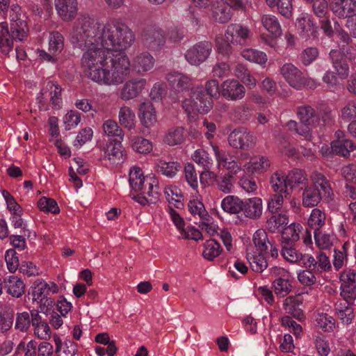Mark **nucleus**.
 Masks as SVG:
<instances>
[{"label":"nucleus","instance_id":"nucleus-1","mask_svg":"<svg viewBox=\"0 0 356 356\" xmlns=\"http://www.w3.org/2000/svg\"><path fill=\"white\" fill-rule=\"evenodd\" d=\"M134 40L133 32L126 24L116 19L102 23L88 15L79 17L70 33L74 47L84 51L81 65L90 80L115 50H125Z\"/></svg>","mask_w":356,"mask_h":356},{"label":"nucleus","instance_id":"nucleus-2","mask_svg":"<svg viewBox=\"0 0 356 356\" xmlns=\"http://www.w3.org/2000/svg\"><path fill=\"white\" fill-rule=\"evenodd\" d=\"M122 51L115 50L92 81L107 86L122 83L130 73L129 58Z\"/></svg>","mask_w":356,"mask_h":356},{"label":"nucleus","instance_id":"nucleus-3","mask_svg":"<svg viewBox=\"0 0 356 356\" xmlns=\"http://www.w3.org/2000/svg\"><path fill=\"white\" fill-rule=\"evenodd\" d=\"M129 184L138 194L134 199L140 204H155L159 199V187L154 176L145 177L139 167H133L129 172Z\"/></svg>","mask_w":356,"mask_h":356},{"label":"nucleus","instance_id":"nucleus-4","mask_svg":"<svg viewBox=\"0 0 356 356\" xmlns=\"http://www.w3.org/2000/svg\"><path fill=\"white\" fill-rule=\"evenodd\" d=\"M205 90L197 86L191 89V99H186L184 108L191 113L197 111L202 114L207 113L213 107L212 98L218 99L221 95L218 81L210 79L205 83Z\"/></svg>","mask_w":356,"mask_h":356},{"label":"nucleus","instance_id":"nucleus-5","mask_svg":"<svg viewBox=\"0 0 356 356\" xmlns=\"http://www.w3.org/2000/svg\"><path fill=\"white\" fill-rule=\"evenodd\" d=\"M58 291V287L54 282L47 283L41 280H37L33 286L31 296L33 301H37L40 305V312L46 313L49 307H51L54 301L48 298L50 293H56Z\"/></svg>","mask_w":356,"mask_h":356},{"label":"nucleus","instance_id":"nucleus-6","mask_svg":"<svg viewBox=\"0 0 356 356\" xmlns=\"http://www.w3.org/2000/svg\"><path fill=\"white\" fill-rule=\"evenodd\" d=\"M280 72L286 81L294 88L301 89L304 85H309L310 82H312L310 88L317 86L313 80L307 81L302 72L291 63L284 64L280 67Z\"/></svg>","mask_w":356,"mask_h":356},{"label":"nucleus","instance_id":"nucleus-7","mask_svg":"<svg viewBox=\"0 0 356 356\" xmlns=\"http://www.w3.org/2000/svg\"><path fill=\"white\" fill-rule=\"evenodd\" d=\"M164 31L159 27L149 28L142 35V42L148 50L153 52L160 51L165 44Z\"/></svg>","mask_w":356,"mask_h":356},{"label":"nucleus","instance_id":"nucleus-8","mask_svg":"<svg viewBox=\"0 0 356 356\" xmlns=\"http://www.w3.org/2000/svg\"><path fill=\"white\" fill-rule=\"evenodd\" d=\"M211 50V42L209 41H201L186 51L185 58L190 64L199 65L207 59Z\"/></svg>","mask_w":356,"mask_h":356},{"label":"nucleus","instance_id":"nucleus-9","mask_svg":"<svg viewBox=\"0 0 356 356\" xmlns=\"http://www.w3.org/2000/svg\"><path fill=\"white\" fill-rule=\"evenodd\" d=\"M257 138L243 129H234L228 136L229 145L237 149H249L254 146Z\"/></svg>","mask_w":356,"mask_h":356},{"label":"nucleus","instance_id":"nucleus-10","mask_svg":"<svg viewBox=\"0 0 356 356\" xmlns=\"http://www.w3.org/2000/svg\"><path fill=\"white\" fill-rule=\"evenodd\" d=\"M47 90H42L40 92L41 96L38 97V102L40 104L39 108L40 109H43L44 111L48 110V106L47 105V97L46 96L48 94V96L50 97V102L52 105V108L55 109H58L60 108V104L62 102L61 99V88L58 84L52 81H49L47 84Z\"/></svg>","mask_w":356,"mask_h":356},{"label":"nucleus","instance_id":"nucleus-11","mask_svg":"<svg viewBox=\"0 0 356 356\" xmlns=\"http://www.w3.org/2000/svg\"><path fill=\"white\" fill-rule=\"evenodd\" d=\"M221 95L227 100L237 101L245 97V88L238 80L227 79L221 84Z\"/></svg>","mask_w":356,"mask_h":356},{"label":"nucleus","instance_id":"nucleus-12","mask_svg":"<svg viewBox=\"0 0 356 356\" xmlns=\"http://www.w3.org/2000/svg\"><path fill=\"white\" fill-rule=\"evenodd\" d=\"M146 85L145 79H131L125 82L122 87L120 97L124 101L133 99L142 93Z\"/></svg>","mask_w":356,"mask_h":356},{"label":"nucleus","instance_id":"nucleus-13","mask_svg":"<svg viewBox=\"0 0 356 356\" xmlns=\"http://www.w3.org/2000/svg\"><path fill=\"white\" fill-rule=\"evenodd\" d=\"M55 8L58 17L64 22H71L78 12L77 0H55Z\"/></svg>","mask_w":356,"mask_h":356},{"label":"nucleus","instance_id":"nucleus-14","mask_svg":"<svg viewBox=\"0 0 356 356\" xmlns=\"http://www.w3.org/2000/svg\"><path fill=\"white\" fill-rule=\"evenodd\" d=\"M330 8L338 17L350 18L356 15V0H334Z\"/></svg>","mask_w":356,"mask_h":356},{"label":"nucleus","instance_id":"nucleus-15","mask_svg":"<svg viewBox=\"0 0 356 356\" xmlns=\"http://www.w3.org/2000/svg\"><path fill=\"white\" fill-rule=\"evenodd\" d=\"M296 26L300 36L302 38L307 40L317 37V27L307 14H302L297 19Z\"/></svg>","mask_w":356,"mask_h":356},{"label":"nucleus","instance_id":"nucleus-16","mask_svg":"<svg viewBox=\"0 0 356 356\" xmlns=\"http://www.w3.org/2000/svg\"><path fill=\"white\" fill-rule=\"evenodd\" d=\"M155 59L148 52L138 54L132 60L133 70L139 75H144L154 66Z\"/></svg>","mask_w":356,"mask_h":356},{"label":"nucleus","instance_id":"nucleus-17","mask_svg":"<svg viewBox=\"0 0 356 356\" xmlns=\"http://www.w3.org/2000/svg\"><path fill=\"white\" fill-rule=\"evenodd\" d=\"M250 30L240 24H232L229 25L225 33V37L233 45L242 44L250 36Z\"/></svg>","mask_w":356,"mask_h":356},{"label":"nucleus","instance_id":"nucleus-18","mask_svg":"<svg viewBox=\"0 0 356 356\" xmlns=\"http://www.w3.org/2000/svg\"><path fill=\"white\" fill-rule=\"evenodd\" d=\"M211 17L218 23H227L232 18V13L225 2L221 0H216L211 5Z\"/></svg>","mask_w":356,"mask_h":356},{"label":"nucleus","instance_id":"nucleus-19","mask_svg":"<svg viewBox=\"0 0 356 356\" xmlns=\"http://www.w3.org/2000/svg\"><path fill=\"white\" fill-rule=\"evenodd\" d=\"M330 60L336 74L341 79H346L349 74V65L347 60L342 57L340 51L331 50Z\"/></svg>","mask_w":356,"mask_h":356},{"label":"nucleus","instance_id":"nucleus-20","mask_svg":"<svg viewBox=\"0 0 356 356\" xmlns=\"http://www.w3.org/2000/svg\"><path fill=\"white\" fill-rule=\"evenodd\" d=\"M241 211L244 216L250 219H259L263 211L262 200L259 197H252L243 201Z\"/></svg>","mask_w":356,"mask_h":356},{"label":"nucleus","instance_id":"nucleus-21","mask_svg":"<svg viewBox=\"0 0 356 356\" xmlns=\"http://www.w3.org/2000/svg\"><path fill=\"white\" fill-rule=\"evenodd\" d=\"M166 79L169 84L177 92H183L188 90L192 86V80L187 75L174 72L166 75Z\"/></svg>","mask_w":356,"mask_h":356},{"label":"nucleus","instance_id":"nucleus-22","mask_svg":"<svg viewBox=\"0 0 356 356\" xmlns=\"http://www.w3.org/2000/svg\"><path fill=\"white\" fill-rule=\"evenodd\" d=\"M138 116L142 124L147 128L153 127L157 121L156 111L151 102L140 104Z\"/></svg>","mask_w":356,"mask_h":356},{"label":"nucleus","instance_id":"nucleus-23","mask_svg":"<svg viewBox=\"0 0 356 356\" xmlns=\"http://www.w3.org/2000/svg\"><path fill=\"white\" fill-rule=\"evenodd\" d=\"M270 185L275 193H284L285 198L290 197L291 192L286 183V176L282 172H275L271 175Z\"/></svg>","mask_w":356,"mask_h":356},{"label":"nucleus","instance_id":"nucleus-24","mask_svg":"<svg viewBox=\"0 0 356 356\" xmlns=\"http://www.w3.org/2000/svg\"><path fill=\"white\" fill-rule=\"evenodd\" d=\"M104 153L111 163L119 164L124 160L122 145L120 141L113 140L107 144Z\"/></svg>","mask_w":356,"mask_h":356},{"label":"nucleus","instance_id":"nucleus-25","mask_svg":"<svg viewBox=\"0 0 356 356\" xmlns=\"http://www.w3.org/2000/svg\"><path fill=\"white\" fill-rule=\"evenodd\" d=\"M311 177L314 182V185L311 186L316 187L319 189L324 199H332V196L333 195L332 189L326 177L318 172H313Z\"/></svg>","mask_w":356,"mask_h":356},{"label":"nucleus","instance_id":"nucleus-26","mask_svg":"<svg viewBox=\"0 0 356 356\" xmlns=\"http://www.w3.org/2000/svg\"><path fill=\"white\" fill-rule=\"evenodd\" d=\"M301 305V300L294 296H288L283 301V309L286 314L301 321L305 317L303 312L300 307Z\"/></svg>","mask_w":356,"mask_h":356},{"label":"nucleus","instance_id":"nucleus-27","mask_svg":"<svg viewBox=\"0 0 356 356\" xmlns=\"http://www.w3.org/2000/svg\"><path fill=\"white\" fill-rule=\"evenodd\" d=\"M324 198L321 192L316 187L307 186L302 195V205L305 207L316 206Z\"/></svg>","mask_w":356,"mask_h":356},{"label":"nucleus","instance_id":"nucleus-28","mask_svg":"<svg viewBox=\"0 0 356 356\" xmlns=\"http://www.w3.org/2000/svg\"><path fill=\"white\" fill-rule=\"evenodd\" d=\"M302 229L299 223H291L284 227L282 232V244L293 245L300 238V233Z\"/></svg>","mask_w":356,"mask_h":356},{"label":"nucleus","instance_id":"nucleus-29","mask_svg":"<svg viewBox=\"0 0 356 356\" xmlns=\"http://www.w3.org/2000/svg\"><path fill=\"white\" fill-rule=\"evenodd\" d=\"M7 292L15 298L21 297L25 293V284L23 280L17 276H10L5 279Z\"/></svg>","mask_w":356,"mask_h":356},{"label":"nucleus","instance_id":"nucleus-30","mask_svg":"<svg viewBox=\"0 0 356 356\" xmlns=\"http://www.w3.org/2000/svg\"><path fill=\"white\" fill-rule=\"evenodd\" d=\"M261 22L265 29L275 38L280 37L282 34L281 25L278 19L273 15H263Z\"/></svg>","mask_w":356,"mask_h":356},{"label":"nucleus","instance_id":"nucleus-31","mask_svg":"<svg viewBox=\"0 0 356 356\" xmlns=\"http://www.w3.org/2000/svg\"><path fill=\"white\" fill-rule=\"evenodd\" d=\"M331 148L336 154L347 158L350 156V152L356 148V146L349 139L334 140L331 143Z\"/></svg>","mask_w":356,"mask_h":356},{"label":"nucleus","instance_id":"nucleus-32","mask_svg":"<svg viewBox=\"0 0 356 356\" xmlns=\"http://www.w3.org/2000/svg\"><path fill=\"white\" fill-rule=\"evenodd\" d=\"M118 119L120 124L128 130L135 128L136 116L133 110L127 106H124L120 108Z\"/></svg>","mask_w":356,"mask_h":356},{"label":"nucleus","instance_id":"nucleus-33","mask_svg":"<svg viewBox=\"0 0 356 356\" xmlns=\"http://www.w3.org/2000/svg\"><path fill=\"white\" fill-rule=\"evenodd\" d=\"M246 258L248 260L252 270L257 273L263 272L268 267V262L265 254L247 252Z\"/></svg>","mask_w":356,"mask_h":356},{"label":"nucleus","instance_id":"nucleus-34","mask_svg":"<svg viewBox=\"0 0 356 356\" xmlns=\"http://www.w3.org/2000/svg\"><path fill=\"white\" fill-rule=\"evenodd\" d=\"M10 33L13 40L22 41L26 37L28 31L27 25L25 21L17 19L10 22Z\"/></svg>","mask_w":356,"mask_h":356},{"label":"nucleus","instance_id":"nucleus-35","mask_svg":"<svg viewBox=\"0 0 356 356\" xmlns=\"http://www.w3.org/2000/svg\"><path fill=\"white\" fill-rule=\"evenodd\" d=\"M297 115L302 125L313 126L316 122V111L309 105L299 106Z\"/></svg>","mask_w":356,"mask_h":356},{"label":"nucleus","instance_id":"nucleus-36","mask_svg":"<svg viewBox=\"0 0 356 356\" xmlns=\"http://www.w3.org/2000/svg\"><path fill=\"white\" fill-rule=\"evenodd\" d=\"M0 49L5 55H8L13 49V40L7 22L0 24Z\"/></svg>","mask_w":356,"mask_h":356},{"label":"nucleus","instance_id":"nucleus-37","mask_svg":"<svg viewBox=\"0 0 356 356\" xmlns=\"http://www.w3.org/2000/svg\"><path fill=\"white\" fill-rule=\"evenodd\" d=\"M243 200L238 197L228 195L221 202V207L225 212L231 214L238 213L242 210Z\"/></svg>","mask_w":356,"mask_h":356},{"label":"nucleus","instance_id":"nucleus-38","mask_svg":"<svg viewBox=\"0 0 356 356\" xmlns=\"http://www.w3.org/2000/svg\"><path fill=\"white\" fill-rule=\"evenodd\" d=\"M157 170L168 177H173L181 168V164L177 161H165L160 160L156 164Z\"/></svg>","mask_w":356,"mask_h":356},{"label":"nucleus","instance_id":"nucleus-39","mask_svg":"<svg viewBox=\"0 0 356 356\" xmlns=\"http://www.w3.org/2000/svg\"><path fill=\"white\" fill-rule=\"evenodd\" d=\"M222 249L220 243L216 239L207 240L204 245L202 256L204 259L212 261L218 257Z\"/></svg>","mask_w":356,"mask_h":356},{"label":"nucleus","instance_id":"nucleus-40","mask_svg":"<svg viewBox=\"0 0 356 356\" xmlns=\"http://www.w3.org/2000/svg\"><path fill=\"white\" fill-rule=\"evenodd\" d=\"M254 245L256 248L255 252L265 254L268 248V245L271 242L264 229H258L253 234L252 238Z\"/></svg>","mask_w":356,"mask_h":356},{"label":"nucleus","instance_id":"nucleus-41","mask_svg":"<svg viewBox=\"0 0 356 356\" xmlns=\"http://www.w3.org/2000/svg\"><path fill=\"white\" fill-rule=\"evenodd\" d=\"M325 219L326 215L323 211L317 208L314 209L308 219V225L314 232L319 231L325 225Z\"/></svg>","mask_w":356,"mask_h":356},{"label":"nucleus","instance_id":"nucleus-42","mask_svg":"<svg viewBox=\"0 0 356 356\" xmlns=\"http://www.w3.org/2000/svg\"><path fill=\"white\" fill-rule=\"evenodd\" d=\"M275 295L280 298L286 296L292 289V284L288 279L282 277L276 278L272 283Z\"/></svg>","mask_w":356,"mask_h":356},{"label":"nucleus","instance_id":"nucleus-43","mask_svg":"<svg viewBox=\"0 0 356 356\" xmlns=\"http://www.w3.org/2000/svg\"><path fill=\"white\" fill-rule=\"evenodd\" d=\"M164 142L170 146L181 144L184 140V129L182 127H173L165 134Z\"/></svg>","mask_w":356,"mask_h":356},{"label":"nucleus","instance_id":"nucleus-44","mask_svg":"<svg viewBox=\"0 0 356 356\" xmlns=\"http://www.w3.org/2000/svg\"><path fill=\"white\" fill-rule=\"evenodd\" d=\"M289 223V218L285 214H278L271 216L266 221V228L272 233L280 230L283 226Z\"/></svg>","mask_w":356,"mask_h":356},{"label":"nucleus","instance_id":"nucleus-45","mask_svg":"<svg viewBox=\"0 0 356 356\" xmlns=\"http://www.w3.org/2000/svg\"><path fill=\"white\" fill-rule=\"evenodd\" d=\"M286 176V183L289 184L290 191L296 185L305 184L307 180L305 172L300 169H293Z\"/></svg>","mask_w":356,"mask_h":356},{"label":"nucleus","instance_id":"nucleus-46","mask_svg":"<svg viewBox=\"0 0 356 356\" xmlns=\"http://www.w3.org/2000/svg\"><path fill=\"white\" fill-rule=\"evenodd\" d=\"M244 167L246 168L249 172L253 173L255 172L264 171L270 167V161L264 156L254 158L252 159L250 162L247 163Z\"/></svg>","mask_w":356,"mask_h":356},{"label":"nucleus","instance_id":"nucleus-47","mask_svg":"<svg viewBox=\"0 0 356 356\" xmlns=\"http://www.w3.org/2000/svg\"><path fill=\"white\" fill-rule=\"evenodd\" d=\"M241 56L247 60L260 65L265 64L268 60L265 53L253 49H245L243 50Z\"/></svg>","mask_w":356,"mask_h":356},{"label":"nucleus","instance_id":"nucleus-48","mask_svg":"<svg viewBox=\"0 0 356 356\" xmlns=\"http://www.w3.org/2000/svg\"><path fill=\"white\" fill-rule=\"evenodd\" d=\"M131 147L134 151L140 154H147L152 149L151 142L140 136H134L131 138Z\"/></svg>","mask_w":356,"mask_h":356},{"label":"nucleus","instance_id":"nucleus-49","mask_svg":"<svg viewBox=\"0 0 356 356\" xmlns=\"http://www.w3.org/2000/svg\"><path fill=\"white\" fill-rule=\"evenodd\" d=\"M64 47V37L58 31L51 32L49 38V50L53 54L60 53Z\"/></svg>","mask_w":356,"mask_h":356},{"label":"nucleus","instance_id":"nucleus-50","mask_svg":"<svg viewBox=\"0 0 356 356\" xmlns=\"http://www.w3.org/2000/svg\"><path fill=\"white\" fill-rule=\"evenodd\" d=\"M316 244L321 249H329L332 246L334 237L333 235L323 233L321 230L314 232Z\"/></svg>","mask_w":356,"mask_h":356},{"label":"nucleus","instance_id":"nucleus-51","mask_svg":"<svg viewBox=\"0 0 356 356\" xmlns=\"http://www.w3.org/2000/svg\"><path fill=\"white\" fill-rule=\"evenodd\" d=\"M193 159L195 163L202 165L204 169L211 168L213 165V160L208 152L202 149L195 150Z\"/></svg>","mask_w":356,"mask_h":356},{"label":"nucleus","instance_id":"nucleus-52","mask_svg":"<svg viewBox=\"0 0 356 356\" xmlns=\"http://www.w3.org/2000/svg\"><path fill=\"white\" fill-rule=\"evenodd\" d=\"M281 254L286 261L295 263L302 259V255L298 250L293 248V245L282 244Z\"/></svg>","mask_w":356,"mask_h":356},{"label":"nucleus","instance_id":"nucleus-53","mask_svg":"<svg viewBox=\"0 0 356 356\" xmlns=\"http://www.w3.org/2000/svg\"><path fill=\"white\" fill-rule=\"evenodd\" d=\"M38 206L41 211L44 212H51L54 214H57L60 212L56 202L51 198L41 197L38 202Z\"/></svg>","mask_w":356,"mask_h":356},{"label":"nucleus","instance_id":"nucleus-54","mask_svg":"<svg viewBox=\"0 0 356 356\" xmlns=\"http://www.w3.org/2000/svg\"><path fill=\"white\" fill-rule=\"evenodd\" d=\"M103 129L105 134L108 136H118L122 140L123 131L115 121L113 120H106L103 124Z\"/></svg>","mask_w":356,"mask_h":356},{"label":"nucleus","instance_id":"nucleus-55","mask_svg":"<svg viewBox=\"0 0 356 356\" xmlns=\"http://www.w3.org/2000/svg\"><path fill=\"white\" fill-rule=\"evenodd\" d=\"M37 342L31 340L26 343L21 341L15 349V355L24 352V356H36Z\"/></svg>","mask_w":356,"mask_h":356},{"label":"nucleus","instance_id":"nucleus-56","mask_svg":"<svg viewBox=\"0 0 356 356\" xmlns=\"http://www.w3.org/2000/svg\"><path fill=\"white\" fill-rule=\"evenodd\" d=\"M188 207L190 213L194 216L198 215L201 220L207 219L208 213L204 209V204L199 200H193L189 201Z\"/></svg>","mask_w":356,"mask_h":356},{"label":"nucleus","instance_id":"nucleus-57","mask_svg":"<svg viewBox=\"0 0 356 356\" xmlns=\"http://www.w3.org/2000/svg\"><path fill=\"white\" fill-rule=\"evenodd\" d=\"M318 114L323 123L325 125L331 126L334 122V115L332 108L327 104H321L319 105Z\"/></svg>","mask_w":356,"mask_h":356},{"label":"nucleus","instance_id":"nucleus-58","mask_svg":"<svg viewBox=\"0 0 356 356\" xmlns=\"http://www.w3.org/2000/svg\"><path fill=\"white\" fill-rule=\"evenodd\" d=\"M284 193H275V194L272 195L268 202V211L272 213H277L284 204Z\"/></svg>","mask_w":356,"mask_h":356},{"label":"nucleus","instance_id":"nucleus-59","mask_svg":"<svg viewBox=\"0 0 356 356\" xmlns=\"http://www.w3.org/2000/svg\"><path fill=\"white\" fill-rule=\"evenodd\" d=\"M185 178L190 186L196 189L198 187L197 174L192 163H187L184 168Z\"/></svg>","mask_w":356,"mask_h":356},{"label":"nucleus","instance_id":"nucleus-60","mask_svg":"<svg viewBox=\"0 0 356 356\" xmlns=\"http://www.w3.org/2000/svg\"><path fill=\"white\" fill-rule=\"evenodd\" d=\"M77 351V344L71 340H67L61 348L56 350V353L57 356H74Z\"/></svg>","mask_w":356,"mask_h":356},{"label":"nucleus","instance_id":"nucleus-61","mask_svg":"<svg viewBox=\"0 0 356 356\" xmlns=\"http://www.w3.org/2000/svg\"><path fill=\"white\" fill-rule=\"evenodd\" d=\"M31 325L30 314L27 312L17 313L15 327L21 332H26Z\"/></svg>","mask_w":356,"mask_h":356},{"label":"nucleus","instance_id":"nucleus-62","mask_svg":"<svg viewBox=\"0 0 356 356\" xmlns=\"http://www.w3.org/2000/svg\"><path fill=\"white\" fill-rule=\"evenodd\" d=\"M217 188L224 193H229L233 188V177L232 175L219 177L215 182Z\"/></svg>","mask_w":356,"mask_h":356},{"label":"nucleus","instance_id":"nucleus-63","mask_svg":"<svg viewBox=\"0 0 356 356\" xmlns=\"http://www.w3.org/2000/svg\"><path fill=\"white\" fill-rule=\"evenodd\" d=\"M340 296L349 303H353L356 299V285L341 284Z\"/></svg>","mask_w":356,"mask_h":356},{"label":"nucleus","instance_id":"nucleus-64","mask_svg":"<svg viewBox=\"0 0 356 356\" xmlns=\"http://www.w3.org/2000/svg\"><path fill=\"white\" fill-rule=\"evenodd\" d=\"M341 118L346 120H356V100L349 101L341 109Z\"/></svg>","mask_w":356,"mask_h":356}]
</instances>
